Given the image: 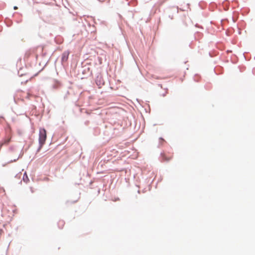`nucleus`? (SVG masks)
Masks as SVG:
<instances>
[{
	"label": "nucleus",
	"instance_id": "obj_1",
	"mask_svg": "<svg viewBox=\"0 0 255 255\" xmlns=\"http://www.w3.org/2000/svg\"><path fill=\"white\" fill-rule=\"evenodd\" d=\"M46 138L47 134L46 130L44 128H40L39 133V150H40L45 144Z\"/></svg>",
	"mask_w": 255,
	"mask_h": 255
},
{
	"label": "nucleus",
	"instance_id": "obj_2",
	"mask_svg": "<svg viewBox=\"0 0 255 255\" xmlns=\"http://www.w3.org/2000/svg\"><path fill=\"white\" fill-rule=\"evenodd\" d=\"M69 53L68 52H64L62 54L61 60L62 62H65L67 61L68 59Z\"/></svg>",
	"mask_w": 255,
	"mask_h": 255
},
{
	"label": "nucleus",
	"instance_id": "obj_3",
	"mask_svg": "<svg viewBox=\"0 0 255 255\" xmlns=\"http://www.w3.org/2000/svg\"><path fill=\"white\" fill-rule=\"evenodd\" d=\"M163 160L164 161H168L172 158V155L167 156L165 154L163 153L162 154Z\"/></svg>",
	"mask_w": 255,
	"mask_h": 255
},
{
	"label": "nucleus",
	"instance_id": "obj_4",
	"mask_svg": "<svg viewBox=\"0 0 255 255\" xmlns=\"http://www.w3.org/2000/svg\"><path fill=\"white\" fill-rule=\"evenodd\" d=\"M23 180L25 183H27V182L29 181V179L26 173H25L23 175Z\"/></svg>",
	"mask_w": 255,
	"mask_h": 255
},
{
	"label": "nucleus",
	"instance_id": "obj_5",
	"mask_svg": "<svg viewBox=\"0 0 255 255\" xmlns=\"http://www.w3.org/2000/svg\"><path fill=\"white\" fill-rule=\"evenodd\" d=\"M58 224L60 226V228H62L64 225V222L63 220H60L59 221Z\"/></svg>",
	"mask_w": 255,
	"mask_h": 255
},
{
	"label": "nucleus",
	"instance_id": "obj_6",
	"mask_svg": "<svg viewBox=\"0 0 255 255\" xmlns=\"http://www.w3.org/2000/svg\"><path fill=\"white\" fill-rule=\"evenodd\" d=\"M10 140V137L7 140H5L4 141V144H7L9 142Z\"/></svg>",
	"mask_w": 255,
	"mask_h": 255
},
{
	"label": "nucleus",
	"instance_id": "obj_7",
	"mask_svg": "<svg viewBox=\"0 0 255 255\" xmlns=\"http://www.w3.org/2000/svg\"><path fill=\"white\" fill-rule=\"evenodd\" d=\"M13 8H14V9L16 10V9H17L18 8H17V7L16 6H14Z\"/></svg>",
	"mask_w": 255,
	"mask_h": 255
}]
</instances>
